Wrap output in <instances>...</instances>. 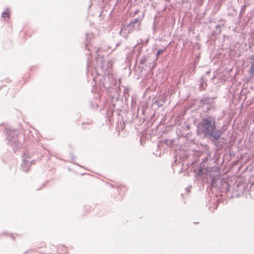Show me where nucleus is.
<instances>
[{
  "label": "nucleus",
  "mask_w": 254,
  "mask_h": 254,
  "mask_svg": "<svg viewBox=\"0 0 254 254\" xmlns=\"http://www.w3.org/2000/svg\"><path fill=\"white\" fill-rule=\"evenodd\" d=\"M163 50H159L157 52V54H156V56H157V58H158L160 55L162 54L163 52Z\"/></svg>",
  "instance_id": "obj_4"
},
{
  "label": "nucleus",
  "mask_w": 254,
  "mask_h": 254,
  "mask_svg": "<svg viewBox=\"0 0 254 254\" xmlns=\"http://www.w3.org/2000/svg\"><path fill=\"white\" fill-rule=\"evenodd\" d=\"M2 17L4 18H7L9 19V14L8 12H4L2 13Z\"/></svg>",
  "instance_id": "obj_3"
},
{
  "label": "nucleus",
  "mask_w": 254,
  "mask_h": 254,
  "mask_svg": "<svg viewBox=\"0 0 254 254\" xmlns=\"http://www.w3.org/2000/svg\"><path fill=\"white\" fill-rule=\"evenodd\" d=\"M250 59L254 62V55H253L251 57Z\"/></svg>",
  "instance_id": "obj_5"
},
{
  "label": "nucleus",
  "mask_w": 254,
  "mask_h": 254,
  "mask_svg": "<svg viewBox=\"0 0 254 254\" xmlns=\"http://www.w3.org/2000/svg\"><path fill=\"white\" fill-rule=\"evenodd\" d=\"M199 129L205 134H208L213 137H216L215 133V122L213 118L210 116L202 119L198 126Z\"/></svg>",
  "instance_id": "obj_1"
},
{
  "label": "nucleus",
  "mask_w": 254,
  "mask_h": 254,
  "mask_svg": "<svg viewBox=\"0 0 254 254\" xmlns=\"http://www.w3.org/2000/svg\"><path fill=\"white\" fill-rule=\"evenodd\" d=\"M250 72L252 75H254V62L251 63V66L250 69Z\"/></svg>",
  "instance_id": "obj_2"
}]
</instances>
